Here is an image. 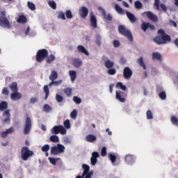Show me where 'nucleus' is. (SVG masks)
<instances>
[{
	"label": "nucleus",
	"mask_w": 178,
	"mask_h": 178,
	"mask_svg": "<svg viewBox=\"0 0 178 178\" xmlns=\"http://www.w3.org/2000/svg\"><path fill=\"white\" fill-rule=\"evenodd\" d=\"M157 34L159 35L156 36L153 39V41H154L157 45L168 44L172 41V38H170V35L166 34L165 30L163 29H159L157 32Z\"/></svg>",
	"instance_id": "1"
},
{
	"label": "nucleus",
	"mask_w": 178,
	"mask_h": 178,
	"mask_svg": "<svg viewBox=\"0 0 178 178\" xmlns=\"http://www.w3.org/2000/svg\"><path fill=\"white\" fill-rule=\"evenodd\" d=\"M0 26L3 29H8V30L12 29V24L8 17H6V11H1L0 13Z\"/></svg>",
	"instance_id": "2"
},
{
	"label": "nucleus",
	"mask_w": 178,
	"mask_h": 178,
	"mask_svg": "<svg viewBox=\"0 0 178 178\" xmlns=\"http://www.w3.org/2000/svg\"><path fill=\"white\" fill-rule=\"evenodd\" d=\"M118 32L121 35H124V37H126L129 42H133V34H131V32L130 30L127 29L123 25H120L118 26Z\"/></svg>",
	"instance_id": "3"
},
{
	"label": "nucleus",
	"mask_w": 178,
	"mask_h": 178,
	"mask_svg": "<svg viewBox=\"0 0 178 178\" xmlns=\"http://www.w3.org/2000/svg\"><path fill=\"white\" fill-rule=\"evenodd\" d=\"M48 50L47 49H39L35 56V60L36 62H38V63H41L42 62H44V60L46 59V58H48L49 55Z\"/></svg>",
	"instance_id": "4"
},
{
	"label": "nucleus",
	"mask_w": 178,
	"mask_h": 178,
	"mask_svg": "<svg viewBox=\"0 0 178 178\" xmlns=\"http://www.w3.org/2000/svg\"><path fill=\"white\" fill-rule=\"evenodd\" d=\"M33 155H34V152L30 150L28 147L24 146L21 149V158L22 161H27Z\"/></svg>",
	"instance_id": "5"
},
{
	"label": "nucleus",
	"mask_w": 178,
	"mask_h": 178,
	"mask_svg": "<svg viewBox=\"0 0 178 178\" xmlns=\"http://www.w3.org/2000/svg\"><path fill=\"white\" fill-rule=\"evenodd\" d=\"M66 148L63 145L58 143L56 146H54L51 148V155H59V154H63Z\"/></svg>",
	"instance_id": "6"
},
{
	"label": "nucleus",
	"mask_w": 178,
	"mask_h": 178,
	"mask_svg": "<svg viewBox=\"0 0 178 178\" xmlns=\"http://www.w3.org/2000/svg\"><path fill=\"white\" fill-rule=\"evenodd\" d=\"M51 131L52 134H59L60 133V134L65 135L67 133L66 129L62 125L54 126Z\"/></svg>",
	"instance_id": "7"
},
{
	"label": "nucleus",
	"mask_w": 178,
	"mask_h": 178,
	"mask_svg": "<svg viewBox=\"0 0 178 178\" xmlns=\"http://www.w3.org/2000/svg\"><path fill=\"white\" fill-rule=\"evenodd\" d=\"M127 97V92L122 90L116 91L115 98L120 102H126V98Z\"/></svg>",
	"instance_id": "8"
},
{
	"label": "nucleus",
	"mask_w": 178,
	"mask_h": 178,
	"mask_svg": "<svg viewBox=\"0 0 178 178\" xmlns=\"http://www.w3.org/2000/svg\"><path fill=\"white\" fill-rule=\"evenodd\" d=\"M82 169H83V177L85 178H91L92 177V172H90V166L87 164H83L82 165Z\"/></svg>",
	"instance_id": "9"
},
{
	"label": "nucleus",
	"mask_w": 178,
	"mask_h": 178,
	"mask_svg": "<svg viewBox=\"0 0 178 178\" xmlns=\"http://www.w3.org/2000/svg\"><path fill=\"white\" fill-rule=\"evenodd\" d=\"M31 131V118L27 117L26 118L25 127L24 128V134L27 135L30 134Z\"/></svg>",
	"instance_id": "10"
},
{
	"label": "nucleus",
	"mask_w": 178,
	"mask_h": 178,
	"mask_svg": "<svg viewBox=\"0 0 178 178\" xmlns=\"http://www.w3.org/2000/svg\"><path fill=\"white\" fill-rule=\"evenodd\" d=\"M133 76V71L129 67H125L123 70V77L125 80H130Z\"/></svg>",
	"instance_id": "11"
},
{
	"label": "nucleus",
	"mask_w": 178,
	"mask_h": 178,
	"mask_svg": "<svg viewBox=\"0 0 178 178\" xmlns=\"http://www.w3.org/2000/svg\"><path fill=\"white\" fill-rule=\"evenodd\" d=\"M90 23L92 29H97L98 27V21L94 13H90Z\"/></svg>",
	"instance_id": "12"
},
{
	"label": "nucleus",
	"mask_w": 178,
	"mask_h": 178,
	"mask_svg": "<svg viewBox=\"0 0 178 178\" xmlns=\"http://www.w3.org/2000/svg\"><path fill=\"white\" fill-rule=\"evenodd\" d=\"M98 10L102 12V15L103 16V19L106 20V22H112V15L111 14H108L106 15V11L102 7H98Z\"/></svg>",
	"instance_id": "13"
},
{
	"label": "nucleus",
	"mask_w": 178,
	"mask_h": 178,
	"mask_svg": "<svg viewBox=\"0 0 178 178\" xmlns=\"http://www.w3.org/2000/svg\"><path fill=\"white\" fill-rule=\"evenodd\" d=\"M141 29L143 30V31L145 32L147 31V30H148V29H149L152 31L155 30V26L151 24V23L149 22H143L141 24Z\"/></svg>",
	"instance_id": "14"
},
{
	"label": "nucleus",
	"mask_w": 178,
	"mask_h": 178,
	"mask_svg": "<svg viewBox=\"0 0 178 178\" xmlns=\"http://www.w3.org/2000/svg\"><path fill=\"white\" fill-rule=\"evenodd\" d=\"M79 15L81 17V19H86L87 16H88V8L86 6H82L79 10Z\"/></svg>",
	"instance_id": "15"
},
{
	"label": "nucleus",
	"mask_w": 178,
	"mask_h": 178,
	"mask_svg": "<svg viewBox=\"0 0 178 178\" xmlns=\"http://www.w3.org/2000/svg\"><path fill=\"white\" fill-rule=\"evenodd\" d=\"M143 15H146L147 17L149 19V20H152V22H158V17L152 12L151 11H147V12H144Z\"/></svg>",
	"instance_id": "16"
},
{
	"label": "nucleus",
	"mask_w": 178,
	"mask_h": 178,
	"mask_svg": "<svg viewBox=\"0 0 178 178\" xmlns=\"http://www.w3.org/2000/svg\"><path fill=\"white\" fill-rule=\"evenodd\" d=\"M10 99L12 101H19L22 99V94L19 92H13L10 95Z\"/></svg>",
	"instance_id": "17"
},
{
	"label": "nucleus",
	"mask_w": 178,
	"mask_h": 178,
	"mask_svg": "<svg viewBox=\"0 0 178 178\" xmlns=\"http://www.w3.org/2000/svg\"><path fill=\"white\" fill-rule=\"evenodd\" d=\"M77 51L79 52V54H84V55H86V56H88L90 55L88 51H87L86 47H84V46L83 45H78Z\"/></svg>",
	"instance_id": "18"
},
{
	"label": "nucleus",
	"mask_w": 178,
	"mask_h": 178,
	"mask_svg": "<svg viewBox=\"0 0 178 178\" xmlns=\"http://www.w3.org/2000/svg\"><path fill=\"white\" fill-rule=\"evenodd\" d=\"M156 91L159 93V98L163 101H165V99H166V92L162 91V88H157Z\"/></svg>",
	"instance_id": "19"
},
{
	"label": "nucleus",
	"mask_w": 178,
	"mask_h": 178,
	"mask_svg": "<svg viewBox=\"0 0 178 178\" xmlns=\"http://www.w3.org/2000/svg\"><path fill=\"white\" fill-rule=\"evenodd\" d=\"M85 140L87 143H94L97 141V136L95 135L89 134L86 136Z\"/></svg>",
	"instance_id": "20"
},
{
	"label": "nucleus",
	"mask_w": 178,
	"mask_h": 178,
	"mask_svg": "<svg viewBox=\"0 0 178 178\" xmlns=\"http://www.w3.org/2000/svg\"><path fill=\"white\" fill-rule=\"evenodd\" d=\"M103 60L104 61V66L106 69H112L115 66L113 61H111L109 59H106V60L103 59Z\"/></svg>",
	"instance_id": "21"
},
{
	"label": "nucleus",
	"mask_w": 178,
	"mask_h": 178,
	"mask_svg": "<svg viewBox=\"0 0 178 178\" xmlns=\"http://www.w3.org/2000/svg\"><path fill=\"white\" fill-rule=\"evenodd\" d=\"M125 13L131 23H136L137 18H136V16H134L133 13H129V11H125Z\"/></svg>",
	"instance_id": "22"
},
{
	"label": "nucleus",
	"mask_w": 178,
	"mask_h": 178,
	"mask_svg": "<svg viewBox=\"0 0 178 178\" xmlns=\"http://www.w3.org/2000/svg\"><path fill=\"white\" fill-rule=\"evenodd\" d=\"M83 65V61L80 58H74L72 60V65L74 67H80Z\"/></svg>",
	"instance_id": "23"
},
{
	"label": "nucleus",
	"mask_w": 178,
	"mask_h": 178,
	"mask_svg": "<svg viewBox=\"0 0 178 178\" xmlns=\"http://www.w3.org/2000/svg\"><path fill=\"white\" fill-rule=\"evenodd\" d=\"M3 115L6 116V118L3 120V123H9L10 122V113L9 110L6 111Z\"/></svg>",
	"instance_id": "24"
},
{
	"label": "nucleus",
	"mask_w": 178,
	"mask_h": 178,
	"mask_svg": "<svg viewBox=\"0 0 178 178\" xmlns=\"http://www.w3.org/2000/svg\"><path fill=\"white\" fill-rule=\"evenodd\" d=\"M152 59L153 60H160V62H161L162 55H161V54L159 52H154L152 56Z\"/></svg>",
	"instance_id": "25"
},
{
	"label": "nucleus",
	"mask_w": 178,
	"mask_h": 178,
	"mask_svg": "<svg viewBox=\"0 0 178 178\" xmlns=\"http://www.w3.org/2000/svg\"><path fill=\"white\" fill-rule=\"evenodd\" d=\"M124 161L128 164L133 163L134 162V156L131 154H127L125 156Z\"/></svg>",
	"instance_id": "26"
},
{
	"label": "nucleus",
	"mask_w": 178,
	"mask_h": 178,
	"mask_svg": "<svg viewBox=\"0 0 178 178\" xmlns=\"http://www.w3.org/2000/svg\"><path fill=\"white\" fill-rule=\"evenodd\" d=\"M102 36H101V35L97 34L95 36V42L96 44V45L97 47H101V45H102Z\"/></svg>",
	"instance_id": "27"
},
{
	"label": "nucleus",
	"mask_w": 178,
	"mask_h": 178,
	"mask_svg": "<svg viewBox=\"0 0 178 178\" xmlns=\"http://www.w3.org/2000/svg\"><path fill=\"white\" fill-rule=\"evenodd\" d=\"M9 88L11 91H13V92H17L19 91L17 82H13L11 85L9 86Z\"/></svg>",
	"instance_id": "28"
},
{
	"label": "nucleus",
	"mask_w": 178,
	"mask_h": 178,
	"mask_svg": "<svg viewBox=\"0 0 178 178\" xmlns=\"http://www.w3.org/2000/svg\"><path fill=\"white\" fill-rule=\"evenodd\" d=\"M115 88L122 90V91H127V87L123 85V83L122 82H118L115 85Z\"/></svg>",
	"instance_id": "29"
},
{
	"label": "nucleus",
	"mask_w": 178,
	"mask_h": 178,
	"mask_svg": "<svg viewBox=\"0 0 178 178\" xmlns=\"http://www.w3.org/2000/svg\"><path fill=\"white\" fill-rule=\"evenodd\" d=\"M69 74L71 79V81L72 82L74 81V80H76V79L77 78V73L75 70H70Z\"/></svg>",
	"instance_id": "30"
},
{
	"label": "nucleus",
	"mask_w": 178,
	"mask_h": 178,
	"mask_svg": "<svg viewBox=\"0 0 178 178\" xmlns=\"http://www.w3.org/2000/svg\"><path fill=\"white\" fill-rule=\"evenodd\" d=\"M55 59H56V57L54 54H50L46 57V62L47 63L51 64L52 62H54Z\"/></svg>",
	"instance_id": "31"
},
{
	"label": "nucleus",
	"mask_w": 178,
	"mask_h": 178,
	"mask_svg": "<svg viewBox=\"0 0 178 178\" xmlns=\"http://www.w3.org/2000/svg\"><path fill=\"white\" fill-rule=\"evenodd\" d=\"M56 79H58V72H56L55 70L51 71V73L49 76V80H51V81H55Z\"/></svg>",
	"instance_id": "32"
},
{
	"label": "nucleus",
	"mask_w": 178,
	"mask_h": 178,
	"mask_svg": "<svg viewBox=\"0 0 178 178\" xmlns=\"http://www.w3.org/2000/svg\"><path fill=\"white\" fill-rule=\"evenodd\" d=\"M137 63H138L139 66H140V67L143 68L144 70L147 69V66H145V63H144V60L143 59V57H140L137 60Z\"/></svg>",
	"instance_id": "33"
},
{
	"label": "nucleus",
	"mask_w": 178,
	"mask_h": 178,
	"mask_svg": "<svg viewBox=\"0 0 178 178\" xmlns=\"http://www.w3.org/2000/svg\"><path fill=\"white\" fill-rule=\"evenodd\" d=\"M43 91L45 92L44 101H47V99H48V97H49V88H48L47 85H45L43 87Z\"/></svg>",
	"instance_id": "34"
},
{
	"label": "nucleus",
	"mask_w": 178,
	"mask_h": 178,
	"mask_svg": "<svg viewBox=\"0 0 178 178\" xmlns=\"http://www.w3.org/2000/svg\"><path fill=\"white\" fill-rule=\"evenodd\" d=\"M115 10L119 15H124V11L118 4L115 5Z\"/></svg>",
	"instance_id": "35"
},
{
	"label": "nucleus",
	"mask_w": 178,
	"mask_h": 178,
	"mask_svg": "<svg viewBox=\"0 0 178 178\" xmlns=\"http://www.w3.org/2000/svg\"><path fill=\"white\" fill-rule=\"evenodd\" d=\"M17 22L24 24V23H27V18L24 15H19L17 19Z\"/></svg>",
	"instance_id": "36"
},
{
	"label": "nucleus",
	"mask_w": 178,
	"mask_h": 178,
	"mask_svg": "<svg viewBox=\"0 0 178 178\" xmlns=\"http://www.w3.org/2000/svg\"><path fill=\"white\" fill-rule=\"evenodd\" d=\"M64 93L66 94L67 97H72L73 89L71 88H67L64 89Z\"/></svg>",
	"instance_id": "37"
},
{
	"label": "nucleus",
	"mask_w": 178,
	"mask_h": 178,
	"mask_svg": "<svg viewBox=\"0 0 178 178\" xmlns=\"http://www.w3.org/2000/svg\"><path fill=\"white\" fill-rule=\"evenodd\" d=\"M171 123L174 126H178V118L176 115H172L170 118Z\"/></svg>",
	"instance_id": "38"
},
{
	"label": "nucleus",
	"mask_w": 178,
	"mask_h": 178,
	"mask_svg": "<svg viewBox=\"0 0 178 178\" xmlns=\"http://www.w3.org/2000/svg\"><path fill=\"white\" fill-rule=\"evenodd\" d=\"M8 109V102L3 101L0 103V111H5Z\"/></svg>",
	"instance_id": "39"
},
{
	"label": "nucleus",
	"mask_w": 178,
	"mask_h": 178,
	"mask_svg": "<svg viewBox=\"0 0 178 178\" xmlns=\"http://www.w3.org/2000/svg\"><path fill=\"white\" fill-rule=\"evenodd\" d=\"M43 110L46 112V113H49L51 111H52V107L49 106V104H44L43 106Z\"/></svg>",
	"instance_id": "40"
},
{
	"label": "nucleus",
	"mask_w": 178,
	"mask_h": 178,
	"mask_svg": "<svg viewBox=\"0 0 178 178\" xmlns=\"http://www.w3.org/2000/svg\"><path fill=\"white\" fill-rule=\"evenodd\" d=\"M50 141L51 143H59V137L56 135L50 136Z\"/></svg>",
	"instance_id": "41"
},
{
	"label": "nucleus",
	"mask_w": 178,
	"mask_h": 178,
	"mask_svg": "<svg viewBox=\"0 0 178 178\" xmlns=\"http://www.w3.org/2000/svg\"><path fill=\"white\" fill-rule=\"evenodd\" d=\"M108 74H110V76H113L116 74V69L115 68H108L107 70Z\"/></svg>",
	"instance_id": "42"
},
{
	"label": "nucleus",
	"mask_w": 178,
	"mask_h": 178,
	"mask_svg": "<svg viewBox=\"0 0 178 178\" xmlns=\"http://www.w3.org/2000/svg\"><path fill=\"white\" fill-rule=\"evenodd\" d=\"M27 6L31 10H35V4H34L33 3L28 1Z\"/></svg>",
	"instance_id": "43"
},
{
	"label": "nucleus",
	"mask_w": 178,
	"mask_h": 178,
	"mask_svg": "<svg viewBox=\"0 0 178 178\" xmlns=\"http://www.w3.org/2000/svg\"><path fill=\"white\" fill-rule=\"evenodd\" d=\"M65 16L67 19H73V14H72V11L70 10H67L65 12Z\"/></svg>",
	"instance_id": "44"
},
{
	"label": "nucleus",
	"mask_w": 178,
	"mask_h": 178,
	"mask_svg": "<svg viewBox=\"0 0 178 178\" xmlns=\"http://www.w3.org/2000/svg\"><path fill=\"white\" fill-rule=\"evenodd\" d=\"M134 5L136 9H141V8H143V3L138 1H135Z\"/></svg>",
	"instance_id": "45"
},
{
	"label": "nucleus",
	"mask_w": 178,
	"mask_h": 178,
	"mask_svg": "<svg viewBox=\"0 0 178 178\" xmlns=\"http://www.w3.org/2000/svg\"><path fill=\"white\" fill-rule=\"evenodd\" d=\"M70 118H72V119H76V118H77V111L76 109L72 111L70 113Z\"/></svg>",
	"instance_id": "46"
},
{
	"label": "nucleus",
	"mask_w": 178,
	"mask_h": 178,
	"mask_svg": "<svg viewBox=\"0 0 178 178\" xmlns=\"http://www.w3.org/2000/svg\"><path fill=\"white\" fill-rule=\"evenodd\" d=\"M63 124L65 129H70V121L69 120H65Z\"/></svg>",
	"instance_id": "47"
},
{
	"label": "nucleus",
	"mask_w": 178,
	"mask_h": 178,
	"mask_svg": "<svg viewBox=\"0 0 178 178\" xmlns=\"http://www.w3.org/2000/svg\"><path fill=\"white\" fill-rule=\"evenodd\" d=\"M49 6L52 8V9H56V3H55L54 1H49Z\"/></svg>",
	"instance_id": "48"
},
{
	"label": "nucleus",
	"mask_w": 178,
	"mask_h": 178,
	"mask_svg": "<svg viewBox=\"0 0 178 178\" xmlns=\"http://www.w3.org/2000/svg\"><path fill=\"white\" fill-rule=\"evenodd\" d=\"M109 159L111 161L112 163H115V162H116V156L114 154H110Z\"/></svg>",
	"instance_id": "49"
},
{
	"label": "nucleus",
	"mask_w": 178,
	"mask_h": 178,
	"mask_svg": "<svg viewBox=\"0 0 178 178\" xmlns=\"http://www.w3.org/2000/svg\"><path fill=\"white\" fill-rule=\"evenodd\" d=\"M147 119H154V115H152V111H151L150 110H148L147 111Z\"/></svg>",
	"instance_id": "50"
},
{
	"label": "nucleus",
	"mask_w": 178,
	"mask_h": 178,
	"mask_svg": "<svg viewBox=\"0 0 178 178\" xmlns=\"http://www.w3.org/2000/svg\"><path fill=\"white\" fill-rule=\"evenodd\" d=\"M73 101L75 102V104H81V99H80L79 97L75 96L73 97Z\"/></svg>",
	"instance_id": "51"
},
{
	"label": "nucleus",
	"mask_w": 178,
	"mask_h": 178,
	"mask_svg": "<svg viewBox=\"0 0 178 178\" xmlns=\"http://www.w3.org/2000/svg\"><path fill=\"white\" fill-rule=\"evenodd\" d=\"M42 152H48L49 151V145H44L42 147Z\"/></svg>",
	"instance_id": "52"
},
{
	"label": "nucleus",
	"mask_w": 178,
	"mask_h": 178,
	"mask_svg": "<svg viewBox=\"0 0 178 178\" xmlns=\"http://www.w3.org/2000/svg\"><path fill=\"white\" fill-rule=\"evenodd\" d=\"M90 162H91V165L92 166H95V165H97V162H98V159H95L94 157H91L90 158Z\"/></svg>",
	"instance_id": "53"
},
{
	"label": "nucleus",
	"mask_w": 178,
	"mask_h": 178,
	"mask_svg": "<svg viewBox=\"0 0 178 178\" xmlns=\"http://www.w3.org/2000/svg\"><path fill=\"white\" fill-rule=\"evenodd\" d=\"M49 161L50 162V163H51V165H56V159L54 158V157H49Z\"/></svg>",
	"instance_id": "54"
},
{
	"label": "nucleus",
	"mask_w": 178,
	"mask_h": 178,
	"mask_svg": "<svg viewBox=\"0 0 178 178\" xmlns=\"http://www.w3.org/2000/svg\"><path fill=\"white\" fill-rule=\"evenodd\" d=\"M58 19H61L62 20H66V17L65 16V13L63 12H60L58 15Z\"/></svg>",
	"instance_id": "55"
},
{
	"label": "nucleus",
	"mask_w": 178,
	"mask_h": 178,
	"mask_svg": "<svg viewBox=\"0 0 178 178\" xmlns=\"http://www.w3.org/2000/svg\"><path fill=\"white\" fill-rule=\"evenodd\" d=\"M113 45L114 47V48H118L119 47H120V42H119V40H114L113 42Z\"/></svg>",
	"instance_id": "56"
},
{
	"label": "nucleus",
	"mask_w": 178,
	"mask_h": 178,
	"mask_svg": "<svg viewBox=\"0 0 178 178\" xmlns=\"http://www.w3.org/2000/svg\"><path fill=\"white\" fill-rule=\"evenodd\" d=\"M159 0H154V6L156 8V10H159Z\"/></svg>",
	"instance_id": "57"
},
{
	"label": "nucleus",
	"mask_w": 178,
	"mask_h": 178,
	"mask_svg": "<svg viewBox=\"0 0 178 178\" xmlns=\"http://www.w3.org/2000/svg\"><path fill=\"white\" fill-rule=\"evenodd\" d=\"M56 99L57 102H62V101H63V97L60 96V95H56Z\"/></svg>",
	"instance_id": "58"
},
{
	"label": "nucleus",
	"mask_w": 178,
	"mask_h": 178,
	"mask_svg": "<svg viewBox=\"0 0 178 178\" xmlns=\"http://www.w3.org/2000/svg\"><path fill=\"white\" fill-rule=\"evenodd\" d=\"M102 156H106V147H103L101 152Z\"/></svg>",
	"instance_id": "59"
},
{
	"label": "nucleus",
	"mask_w": 178,
	"mask_h": 178,
	"mask_svg": "<svg viewBox=\"0 0 178 178\" xmlns=\"http://www.w3.org/2000/svg\"><path fill=\"white\" fill-rule=\"evenodd\" d=\"M91 157L97 159V158H99V154H98V152H93Z\"/></svg>",
	"instance_id": "60"
},
{
	"label": "nucleus",
	"mask_w": 178,
	"mask_h": 178,
	"mask_svg": "<svg viewBox=\"0 0 178 178\" xmlns=\"http://www.w3.org/2000/svg\"><path fill=\"white\" fill-rule=\"evenodd\" d=\"M1 92H2L3 95H9V90H8V88H4L2 90Z\"/></svg>",
	"instance_id": "61"
},
{
	"label": "nucleus",
	"mask_w": 178,
	"mask_h": 178,
	"mask_svg": "<svg viewBox=\"0 0 178 178\" xmlns=\"http://www.w3.org/2000/svg\"><path fill=\"white\" fill-rule=\"evenodd\" d=\"M6 131H7V134H12V133L15 131V129L13 127H11L9 129H6Z\"/></svg>",
	"instance_id": "62"
},
{
	"label": "nucleus",
	"mask_w": 178,
	"mask_h": 178,
	"mask_svg": "<svg viewBox=\"0 0 178 178\" xmlns=\"http://www.w3.org/2000/svg\"><path fill=\"white\" fill-rule=\"evenodd\" d=\"M160 8L163 10V12H166L168 10V7L164 3L160 4Z\"/></svg>",
	"instance_id": "63"
},
{
	"label": "nucleus",
	"mask_w": 178,
	"mask_h": 178,
	"mask_svg": "<svg viewBox=\"0 0 178 178\" xmlns=\"http://www.w3.org/2000/svg\"><path fill=\"white\" fill-rule=\"evenodd\" d=\"M1 138H6V137H8V132L6 131H2L1 133Z\"/></svg>",
	"instance_id": "64"
}]
</instances>
